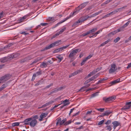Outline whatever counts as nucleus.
Listing matches in <instances>:
<instances>
[{
	"label": "nucleus",
	"mask_w": 131,
	"mask_h": 131,
	"mask_svg": "<svg viewBox=\"0 0 131 131\" xmlns=\"http://www.w3.org/2000/svg\"><path fill=\"white\" fill-rule=\"evenodd\" d=\"M108 79L107 78L105 77L103 78L102 79H101V80L99 81L96 83V84H98L100 83H101L102 82L105 80H106Z\"/></svg>",
	"instance_id": "14"
},
{
	"label": "nucleus",
	"mask_w": 131,
	"mask_h": 131,
	"mask_svg": "<svg viewBox=\"0 0 131 131\" xmlns=\"http://www.w3.org/2000/svg\"><path fill=\"white\" fill-rule=\"evenodd\" d=\"M113 14L112 13V12H111L109 13H108V14H107L106 15H105L103 17H102V18H105L106 17H109L111 15H112Z\"/></svg>",
	"instance_id": "21"
},
{
	"label": "nucleus",
	"mask_w": 131,
	"mask_h": 131,
	"mask_svg": "<svg viewBox=\"0 0 131 131\" xmlns=\"http://www.w3.org/2000/svg\"><path fill=\"white\" fill-rule=\"evenodd\" d=\"M60 55H59L58 57H57V58L58 59H59V62H60L62 60V59H63V58L62 57H60Z\"/></svg>",
	"instance_id": "37"
},
{
	"label": "nucleus",
	"mask_w": 131,
	"mask_h": 131,
	"mask_svg": "<svg viewBox=\"0 0 131 131\" xmlns=\"http://www.w3.org/2000/svg\"><path fill=\"white\" fill-rule=\"evenodd\" d=\"M20 33L21 34H23L25 35H28V33H26L25 32H20Z\"/></svg>",
	"instance_id": "56"
},
{
	"label": "nucleus",
	"mask_w": 131,
	"mask_h": 131,
	"mask_svg": "<svg viewBox=\"0 0 131 131\" xmlns=\"http://www.w3.org/2000/svg\"><path fill=\"white\" fill-rule=\"evenodd\" d=\"M130 107H131V105H128L126 104V105L125 106H124L122 108V109L124 110L129 109L130 108Z\"/></svg>",
	"instance_id": "17"
},
{
	"label": "nucleus",
	"mask_w": 131,
	"mask_h": 131,
	"mask_svg": "<svg viewBox=\"0 0 131 131\" xmlns=\"http://www.w3.org/2000/svg\"><path fill=\"white\" fill-rule=\"evenodd\" d=\"M99 92H96L92 94L91 95V97H92L96 96V95H97L98 93Z\"/></svg>",
	"instance_id": "38"
},
{
	"label": "nucleus",
	"mask_w": 131,
	"mask_h": 131,
	"mask_svg": "<svg viewBox=\"0 0 131 131\" xmlns=\"http://www.w3.org/2000/svg\"><path fill=\"white\" fill-rule=\"evenodd\" d=\"M111 68L109 70V73H111L114 72L117 70V68L115 64H112L111 65Z\"/></svg>",
	"instance_id": "6"
},
{
	"label": "nucleus",
	"mask_w": 131,
	"mask_h": 131,
	"mask_svg": "<svg viewBox=\"0 0 131 131\" xmlns=\"http://www.w3.org/2000/svg\"><path fill=\"white\" fill-rule=\"evenodd\" d=\"M69 101L67 99H66L63 102V104H64L63 106H65L69 104V103H66V102H68Z\"/></svg>",
	"instance_id": "23"
},
{
	"label": "nucleus",
	"mask_w": 131,
	"mask_h": 131,
	"mask_svg": "<svg viewBox=\"0 0 131 131\" xmlns=\"http://www.w3.org/2000/svg\"><path fill=\"white\" fill-rule=\"evenodd\" d=\"M32 118L31 117L25 119L24 121V122H25V123L24 124V125H30V121L31 120H32Z\"/></svg>",
	"instance_id": "9"
},
{
	"label": "nucleus",
	"mask_w": 131,
	"mask_h": 131,
	"mask_svg": "<svg viewBox=\"0 0 131 131\" xmlns=\"http://www.w3.org/2000/svg\"><path fill=\"white\" fill-rule=\"evenodd\" d=\"M105 120V119H104L100 121L98 123V125H101L103 123Z\"/></svg>",
	"instance_id": "33"
},
{
	"label": "nucleus",
	"mask_w": 131,
	"mask_h": 131,
	"mask_svg": "<svg viewBox=\"0 0 131 131\" xmlns=\"http://www.w3.org/2000/svg\"><path fill=\"white\" fill-rule=\"evenodd\" d=\"M130 22L128 21L126 23L124 24V26L125 27H126L129 24Z\"/></svg>",
	"instance_id": "60"
},
{
	"label": "nucleus",
	"mask_w": 131,
	"mask_h": 131,
	"mask_svg": "<svg viewBox=\"0 0 131 131\" xmlns=\"http://www.w3.org/2000/svg\"><path fill=\"white\" fill-rule=\"evenodd\" d=\"M19 124V122H15L13 123L12 124V126L14 127L16 126H18Z\"/></svg>",
	"instance_id": "31"
},
{
	"label": "nucleus",
	"mask_w": 131,
	"mask_h": 131,
	"mask_svg": "<svg viewBox=\"0 0 131 131\" xmlns=\"http://www.w3.org/2000/svg\"><path fill=\"white\" fill-rule=\"evenodd\" d=\"M90 34V32H89V31H87L86 33L83 34H82V36H83L84 37L87 35L88 34Z\"/></svg>",
	"instance_id": "39"
},
{
	"label": "nucleus",
	"mask_w": 131,
	"mask_h": 131,
	"mask_svg": "<svg viewBox=\"0 0 131 131\" xmlns=\"http://www.w3.org/2000/svg\"><path fill=\"white\" fill-rule=\"evenodd\" d=\"M58 91V89L57 88H56L54 89V90L52 92V93H56Z\"/></svg>",
	"instance_id": "52"
},
{
	"label": "nucleus",
	"mask_w": 131,
	"mask_h": 131,
	"mask_svg": "<svg viewBox=\"0 0 131 131\" xmlns=\"http://www.w3.org/2000/svg\"><path fill=\"white\" fill-rule=\"evenodd\" d=\"M6 86V85L5 84L2 85L0 88V91L3 90Z\"/></svg>",
	"instance_id": "32"
},
{
	"label": "nucleus",
	"mask_w": 131,
	"mask_h": 131,
	"mask_svg": "<svg viewBox=\"0 0 131 131\" xmlns=\"http://www.w3.org/2000/svg\"><path fill=\"white\" fill-rule=\"evenodd\" d=\"M32 118L35 119H37L38 118V116L37 115H35L34 116H32L31 117Z\"/></svg>",
	"instance_id": "53"
},
{
	"label": "nucleus",
	"mask_w": 131,
	"mask_h": 131,
	"mask_svg": "<svg viewBox=\"0 0 131 131\" xmlns=\"http://www.w3.org/2000/svg\"><path fill=\"white\" fill-rule=\"evenodd\" d=\"M80 71L79 70L75 71L74 72L72 73V75H73V76L75 75H76L79 73H80Z\"/></svg>",
	"instance_id": "34"
},
{
	"label": "nucleus",
	"mask_w": 131,
	"mask_h": 131,
	"mask_svg": "<svg viewBox=\"0 0 131 131\" xmlns=\"http://www.w3.org/2000/svg\"><path fill=\"white\" fill-rule=\"evenodd\" d=\"M92 57V55L90 54L89 56H88L87 57H86L85 59L87 61V60H88V59H90Z\"/></svg>",
	"instance_id": "40"
},
{
	"label": "nucleus",
	"mask_w": 131,
	"mask_h": 131,
	"mask_svg": "<svg viewBox=\"0 0 131 131\" xmlns=\"http://www.w3.org/2000/svg\"><path fill=\"white\" fill-rule=\"evenodd\" d=\"M105 128H106V130H108L109 131H111L112 129L111 125H107L105 127Z\"/></svg>",
	"instance_id": "25"
},
{
	"label": "nucleus",
	"mask_w": 131,
	"mask_h": 131,
	"mask_svg": "<svg viewBox=\"0 0 131 131\" xmlns=\"http://www.w3.org/2000/svg\"><path fill=\"white\" fill-rule=\"evenodd\" d=\"M19 54L18 53L12 54L9 56L10 60H11L13 59L16 58L19 56Z\"/></svg>",
	"instance_id": "10"
},
{
	"label": "nucleus",
	"mask_w": 131,
	"mask_h": 131,
	"mask_svg": "<svg viewBox=\"0 0 131 131\" xmlns=\"http://www.w3.org/2000/svg\"><path fill=\"white\" fill-rule=\"evenodd\" d=\"M63 88V87H61L60 88H57L58 89V91H60Z\"/></svg>",
	"instance_id": "61"
},
{
	"label": "nucleus",
	"mask_w": 131,
	"mask_h": 131,
	"mask_svg": "<svg viewBox=\"0 0 131 131\" xmlns=\"http://www.w3.org/2000/svg\"><path fill=\"white\" fill-rule=\"evenodd\" d=\"M100 75V73H98L97 74L95 75L94 76H93L94 78V79H96Z\"/></svg>",
	"instance_id": "49"
},
{
	"label": "nucleus",
	"mask_w": 131,
	"mask_h": 131,
	"mask_svg": "<svg viewBox=\"0 0 131 131\" xmlns=\"http://www.w3.org/2000/svg\"><path fill=\"white\" fill-rule=\"evenodd\" d=\"M111 122V121L110 120H108L105 123V124L106 125H108L110 124Z\"/></svg>",
	"instance_id": "50"
},
{
	"label": "nucleus",
	"mask_w": 131,
	"mask_h": 131,
	"mask_svg": "<svg viewBox=\"0 0 131 131\" xmlns=\"http://www.w3.org/2000/svg\"><path fill=\"white\" fill-rule=\"evenodd\" d=\"M96 109L99 111H100L101 112H102L104 110V108H96Z\"/></svg>",
	"instance_id": "44"
},
{
	"label": "nucleus",
	"mask_w": 131,
	"mask_h": 131,
	"mask_svg": "<svg viewBox=\"0 0 131 131\" xmlns=\"http://www.w3.org/2000/svg\"><path fill=\"white\" fill-rule=\"evenodd\" d=\"M61 41V40H59L52 43L48 46L45 48L42 51H44L45 50H48L51 48L55 46H57L59 45V43Z\"/></svg>",
	"instance_id": "2"
},
{
	"label": "nucleus",
	"mask_w": 131,
	"mask_h": 131,
	"mask_svg": "<svg viewBox=\"0 0 131 131\" xmlns=\"http://www.w3.org/2000/svg\"><path fill=\"white\" fill-rule=\"evenodd\" d=\"M61 48H59L56 49L53 51V53H58L60 51H62V50L61 49Z\"/></svg>",
	"instance_id": "19"
},
{
	"label": "nucleus",
	"mask_w": 131,
	"mask_h": 131,
	"mask_svg": "<svg viewBox=\"0 0 131 131\" xmlns=\"http://www.w3.org/2000/svg\"><path fill=\"white\" fill-rule=\"evenodd\" d=\"M71 122V120H69L67 122H65L64 124V125H68L70 124Z\"/></svg>",
	"instance_id": "36"
},
{
	"label": "nucleus",
	"mask_w": 131,
	"mask_h": 131,
	"mask_svg": "<svg viewBox=\"0 0 131 131\" xmlns=\"http://www.w3.org/2000/svg\"><path fill=\"white\" fill-rule=\"evenodd\" d=\"M111 41V40H110V39H108L105 42H104V43L105 44H107V43L110 42Z\"/></svg>",
	"instance_id": "58"
},
{
	"label": "nucleus",
	"mask_w": 131,
	"mask_h": 131,
	"mask_svg": "<svg viewBox=\"0 0 131 131\" xmlns=\"http://www.w3.org/2000/svg\"><path fill=\"white\" fill-rule=\"evenodd\" d=\"M37 121L36 119H32L30 122V126L31 127H34L37 124Z\"/></svg>",
	"instance_id": "7"
},
{
	"label": "nucleus",
	"mask_w": 131,
	"mask_h": 131,
	"mask_svg": "<svg viewBox=\"0 0 131 131\" xmlns=\"http://www.w3.org/2000/svg\"><path fill=\"white\" fill-rule=\"evenodd\" d=\"M53 85V84L52 83H51L50 84L47 85V86L45 88L46 89H48L49 88L50 86H52Z\"/></svg>",
	"instance_id": "51"
},
{
	"label": "nucleus",
	"mask_w": 131,
	"mask_h": 131,
	"mask_svg": "<svg viewBox=\"0 0 131 131\" xmlns=\"http://www.w3.org/2000/svg\"><path fill=\"white\" fill-rule=\"evenodd\" d=\"M111 83V84L112 85H113L117 83H116V82L115 80L112 81Z\"/></svg>",
	"instance_id": "59"
},
{
	"label": "nucleus",
	"mask_w": 131,
	"mask_h": 131,
	"mask_svg": "<svg viewBox=\"0 0 131 131\" xmlns=\"http://www.w3.org/2000/svg\"><path fill=\"white\" fill-rule=\"evenodd\" d=\"M112 124H113V128L114 129H115L117 127L120 125V123L116 121L113 122Z\"/></svg>",
	"instance_id": "11"
},
{
	"label": "nucleus",
	"mask_w": 131,
	"mask_h": 131,
	"mask_svg": "<svg viewBox=\"0 0 131 131\" xmlns=\"http://www.w3.org/2000/svg\"><path fill=\"white\" fill-rule=\"evenodd\" d=\"M120 10L121 9H120V8H117L116 9L114 10L111 12L113 15L116 13L117 12H118L119 11H121V10Z\"/></svg>",
	"instance_id": "22"
},
{
	"label": "nucleus",
	"mask_w": 131,
	"mask_h": 131,
	"mask_svg": "<svg viewBox=\"0 0 131 131\" xmlns=\"http://www.w3.org/2000/svg\"><path fill=\"white\" fill-rule=\"evenodd\" d=\"M47 115V114L45 113H42L40 116V118L39 119V120L40 121H41L42 120V119L44 118Z\"/></svg>",
	"instance_id": "12"
},
{
	"label": "nucleus",
	"mask_w": 131,
	"mask_h": 131,
	"mask_svg": "<svg viewBox=\"0 0 131 131\" xmlns=\"http://www.w3.org/2000/svg\"><path fill=\"white\" fill-rule=\"evenodd\" d=\"M87 18L86 16H83L80 18L79 20L81 22H82L86 20L87 19Z\"/></svg>",
	"instance_id": "15"
},
{
	"label": "nucleus",
	"mask_w": 131,
	"mask_h": 131,
	"mask_svg": "<svg viewBox=\"0 0 131 131\" xmlns=\"http://www.w3.org/2000/svg\"><path fill=\"white\" fill-rule=\"evenodd\" d=\"M8 59L10 60L9 57H5L2 59H0V61L2 63L6 62Z\"/></svg>",
	"instance_id": "13"
},
{
	"label": "nucleus",
	"mask_w": 131,
	"mask_h": 131,
	"mask_svg": "<svg viewBox=\"0 0 131 131\" xmlns=\"http://www.w3.org/2000/svg\"><path fill=\"white\" fill-rule=\"evenodd\" d=\"M67 119L66 118H64L63 120L62 121H61L60 122V125H62L63 124H64L65 123V122L66 121H67Z\"/></svg>",
	"instance_id": "28"
},
{
	"label": "nucleus",
	"mask_w": 131,
	"mask_h": 131,
	"mask_svg": "<svg viewBox=\"0 0 131 131\" xmlns=\"http://www.w3.org/2000/svg\"><path fill=\"white\" fill-rule=\"evenodd\" d=\"M81 22V21H80L79 20L75 22L72 25V27H74L75 26H76L77 25L78 23H80Z\"/></svg>",
	"instance_id": "29"
},
{
	"label": "nucleus",
	"mask_w": 131,
	"mask_h": 131,
	"mask_svg": "<svg viewBox=\"0 0 131 131\" xmlns=\"http://www.w3.org/2000/svg\"><path fill=\"white\" fill-rule=\"evenodd\" d=\"M116 33L117 31L115 30L109 33L108 35L110 36H111L116 34Z\"/></svg>",
	"instance_id": "24"
},
{
	"label": "nucleus",
	"mask_w": 131,
	"mask_h": 131,
	"mask_svg": "<svg viewBox=\"0 0 131 131\" xmlns=\"http://www.w3.org/2000/svg\"><path fill=\"white\" fill-rule=\"evenodd\" d=\"M41 72L42 71L41 70H40L39 71H38L35 73L37 75V76L41 74L42 73Z\"/></svg>",
	"instance_id": "48"
},
{
	"label": "nucleus",
	"mask_w": 131,
	"mask_h": 131,
	"mask_svg": "<svg viewBox=\"0 0 131 131\" xmlns=\"http://www.w3.org/2000/svg\"><path fill=\"white\" fill-rule=\"evenodd\" d=\"M89 79V80L90 81H91L94 80V78L93 76L91 78H90Z\"/></svg>",
	"instance_id": "63"
},
{
	"label": "nucleus",
	"mask_w": 131,
	"mask_h": 131,
	"mask_svg": "<svg viewBox=\"0 0 131 131\" xmlns=\"http://www.w3.org/2000/svg\"><path fill=\"white\" fill-rule=\"evenodd\" d=\"M120 39V38L119 37H117V38L115 39L114 41L115 43L118 42Z\"/></svg>",
	"instance_id": "43"
},
{
	"label": "nucleus",
	"mask_w": 131,
	"mask_h": 131,
	"mask_svg": "<svg viewBox=\"0 0 131 131\" xmlns=\"http://www.w3.org/2000/svg\"><path fill=\"white\" fill-rule=\"evenodd\" d=\"M90 85V84H89L87 85H86L85 86H83V87H82L81 88V89L79 91H81V92L84 91V90H83V89H85V88H86L89 87Z\"/></svg>",
	"instance_id": "18"
},
{
	"label": "nucleus",
	"mask_w": 131,
	"mask_h": 131,
	"mask_svg": "<svg viewBox=\"0 0 131 131\" xmlns=\"http://www.w3.org/2000/svg\"><path fill=\"white\" fill-rule=\"evenodd\" d=\"M54 101H53L52 100L46 103V106H49L50 105L54 103Z\"/></svg>",
	"instance_id": "26"
},
{
	"label": "nucleus",
	"mask_w": 131,
	"mask_h": 131,
	"mask_svg": "<svg viewBox=\"0 0 131 131\" xmlns=\"http://www.w3.org/2000/svg\"><path fill=\"white\" fill-rule=\"evenodd\" d=\"M90 81L89 80V79H88L87 80H86L85 82L84 83L85 84H86L89 82H90Z\"/></svg>",
	"instance_id": "62"
},
{
	"label": "nucleus",
	"mask_w": 131,
	"mask_h": 131,
	"mask_svg": "<svg viewBox=\"0 0 131 131\" xmlns=\"http://www.w3.org/2000/svg\"><path fill=\"white\" fill-rule=\"evenodd\" d=\"M130 107H131V105H128L126 104V105L125 106H124L122 108V109L124 110L129 109L130 108Z\"/></svg>",
	"instance_id": "16"
},
{
	"label": "nucleus",
	"mask_w": 131,
	"mask_h": 131,
	"mask_svg": "<svg viewBox=\"0 0 131 131\" xmlns=\"http://www.w3.org/2000/svg\"><path fill=\"white\" fill-rule=\"evenodd\" d=\"M66 27H64L62 29L59 31V32L60 34L62 33L64 30H66Z\"/></svg>",
	"instance_id": "45"
},
{
	"label": "nucleus",
	"mask_w": 131,
	"mask_h": 131,
	"mask_svg": "<svg viewBox=\"0 0 131 131\" xmlns=\"http://www.w3.org/2000/svg\"><path fill=\"white\" fill-rule=\"evenodd\" d=\"M116 98V96L114 95L110 96L108 98L104 97L103 98V100L104 101L106 102H110L115 100Z\"/></svg>",
	"instance_id": "5"
},
{
	"label": "nucleus",
	"mask_w": 131,
	"mask_h": 131,
	"mask_svg": "<svg viewBox=\"0 0 131 131\" xmlns=\"http://www.w3.org/2000/svg\"><path fill=\"white\" fill-rule=\"evenodd\" d=\"M81 51V50L79 49H77L72 50L69 55V58L73 57L74 56L76 55L78 52H80Z\"/></svg>",
	"instance_id": "4"
},
{
	"label": "nucleus",
	"mask_w": 131,
	"mask_h": 131,
	"mask_svg": "<svg viewBox=\"0 0 131 131\" xmlns=\"http://www.w3.org/2000/svg\"><path fill=\"white\" fill-rule=\"evenodd\" d=\"M111 113V112H107V111L105 112V113H103L104 114L105 116H108Z\"/></svg>",
	"instance_id": "42"
},
{
	"label": "nucleus",
	"mask_w": 131,
	"mask_h": 131,
	"mask_svg": "<svg viewBox=\"0 0 131 131\" xmlns=\"http://www.w3.org/2000/svg\"><path fill=\"white\" fill-rule=\"evenodd\" d=\"M46 106H46V104H45L42 105V106H41V107H38V109H40V108H41L45 107H46Z\"/></svg>",
	"instance_id": "57"
},
{
	"label": "nucleus",
	"mask_w": 131,
	"mask_h": 131,
	"mask_svg": "<svg viewBox=\"0 0 131 131\" xmlns=\"http://www.w3.org/2000/svg\"><path fill=\"white\" fill-rule=\"evenodd\" d=\"M78 12H79L77 10H76L75 11L73 12V13H71L69 17H67L66 18H64L63 20L59 22L57 24L55 25V27H57L59 25L64 22L66 21L67 20V19H69V18H70V17H73L74 15H75Z\"/></svg>",
	"instance_id": "1"
},
{
	"label": "nucleus",
	"mask_w": 131,
	"mask_h": 131,
	"mask_svg": "<svg viewBox=\"0 0 131 131\" xmlns=\"http://www.w3.org/2000/svg\"><path fill=\"white\" fill-rule=\"evenodd\" d=\"M97 30V28H94L90 30L89 31L90 32V33L94 32L96 31Z\"/></svg>",
	"instance_id": "30"
},
{
	"label": "nucleus",
	"mask_w": 131,
	"mask_h": 131,
	"mask_svg": "<svg viewBox=\"0 0 131 131\" xmlns=\"http://www.w3.org/2000/svg\"><path fill=\"white\" fill-rule=\"evenodd\" d=\"M86 5V3H84L83 4H81L78 7H77L76 10H77L79 12L80 10L82 9Z\"/></svg>",
	"instance_id": "8"
},
{
	"label": "nucleus",
	"mask_w": 131,
	"mask_h": 131,
	"mask_svg": "<svg viewBox=\"0 0 131 131\" xmlns=\"http://www.w3.org/2000/svg\"><path fill=\"white\" fill-rule=\"evenodd\" d=\"M30 59V57H27L24 59V61H23V62H25V61H27Z\"/></svg>",
	"instance_id": "47"
},
{
	"label": "nucleus",
	"mask_w": 131,
	"mask_h": 131,
	"mask_svg": "<svg viewBox=\"0 0 131 131\" xmlns=\"http://www.w3.org/2000/svg\"><path fill=\"white\" fill-rule=\"evenodd\" d=\"M47 64L46 63L44 62H43L41 64L40 67L41 68H43L46 67H47Z\"/></svg>",
	"instance_id": "20"
},
{
	"label": "nucleus",
	"mask_w": 131,
	"mask_h": 131,
	"mask_svg": "<svg viewBox=\"0 0 131 131\" xmlns=\"http://www.w3.org/2000/svg\"><path fill=\"white\" fill-rule=\"evenodd\" d=\"M69 45H67L65 46H64L62 47H61V49L62 50H63L64 49H66V48H67V47H69Z\"/></svg>",
	"instance_id": "46"
},
{
	"label": "nucleus",
	"mask_w": 131,
	"mask_h": 131,
	"mask_svg": "<svg viewBox=\"0 0 131 131\" xmlns=\"http://www.w3.org/2000/svg\"><path fill=\"white\" fill-rule=\"evenodd\" d=\"M61 118H58L56 119L57 122L56 123V125L57 126L59 123H60L61 121Z\"/></svg>",
	"instance_id": "35"
},
{
	"label": "nucleus",
	"mask_w": 131,
	"mask_h": 131,
	"mask_svg": "<svg viewBox=\"0 0 131 131\" xmlns=\"http://www.w3.org/2000/svg\"><path fill=\"white\" fill-rule=\"evenodd\" d=\"M48 20L49 21H52L54 20V18L50 17L48 18Z\"/></svg>",
	"instance_id": "54"
},
{
	"label": "nucleus",
	"mask_w": 131,
	"mask_h": 131,
	"mask_svg": "<svg viewBox=\"0 0 131 131\" xmlns=\"http://www.w3.org/2000/svg\"><path fill=\"white\" fill-rule=\"evenodd\" d=\"M86 61H87L86 60H85V59H84L80 63L81 66H82L83 64H84Z\"/></svg>",
	"instance_id": "41"
},
{
	"label": "nucleus",
	"mask_w": 131,
	"mask_h": 131,
	"mask_svg": "<svg viewBox=\"0 0 131 131\" xmlns=\"http://www.w3.org/2000/svg\"><path fill=\"white\" fill-rule=\"evenodd\" d=\"M11 76V75L7 74L2 77L0 78V83L4 82L9 79Z\"/></svg>",
	"instance_id": "3"
},
{
	"label": "nucleus",
	"mask_w": 131,
	"mask_h": 131,
	"mask_svg": "<svg viewBox=\"0 0 131 131\" xmlns=\"http://www.w3.org/2000/svg\"><path fill=\"white\" fill-rule=\"evenodd\" d=\"M48 24V23H41L40 24V25L43 26H46Z\"/></svg>",
	"instance_id": "55"
},
{
	"label": "nucleus",
	"mask_w": 131,
	"mask_h": 131,
	"mask_svg": "<svg viewBox=\"0 0 131 131\" xmlns=\"http://www.w3.org/2000/svg\"><path fill=\"white\" fill-rule=\"evenodd\" d=\"M27 16H25L22 18H20L19 19L20 21L21 22H23V21L25 19H26L27 18Z\"/></svg>",
	"instance_id": "27"
},
{
	"label": "nucleus",
	"mask_w": 131,
	"mask_h": 131,
	"mask_svg": "<svg viewBox=\"0 0 131 131\" xmlns=\"http://www.w3.org/2000/svg\"><path fill=\"white\" fill-rule=\"evenodd\" d=\"M130 67H131V62L128 64L127 67V68L128 69Z\"/></svg>",
	"instance_id": "64"
}]
</instances>
